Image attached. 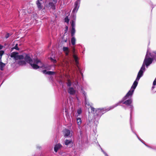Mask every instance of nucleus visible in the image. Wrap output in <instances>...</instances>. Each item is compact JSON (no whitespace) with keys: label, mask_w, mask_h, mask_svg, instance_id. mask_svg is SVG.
<instances>
[{"label":"nucleus","mask_w":156,"mask_h":156,"mask_svg":"<svg viewBox=\"0 0 156 156\" xmlns=\"http://www.w3.org/2000/svg\"><path fill=\"white\" fill-rule=\"evenodd\" d=\"M146 70L145 67H144V65L142 66L137 75L136 79L137 80H139L140 78L143 76L144 72Z\"/></svg>","instance_id":"0eeeda50"},{"label":"nucleus","mask_w":156,"mask_h":156,"mask_svg":"<svg viewBox=\"0 0 156 156\" xmlns=\"http://www.w3.org/2000/svg\"><path fill=\"white\" fill-rule=\"evenodd\" d=\"M140 140L141 142H142L143 144H144L145 145V144H146L144 142V141H143V140H142L141 139H140Z\"/></svg>","instance_id":"a18cd8bd"},{"label":"nucleus","mask_w":156,"mask_h":156,"mask_svg":"<svg viewBox=\"0 0 156 156\" xmlns=\"http://www.w3.org/2000/svg\"><path fill=\"white\" fill-rule=\"evenodd\" d=\"M18 64L20 66L25 65L26 63L25 61L20 60L17 62Z\"/></svg>","instance_id":"412c9836"},{"label":"nucleus","mask_w":156,"mask_h":156,"mask_svg":"<svg viewBox=\"0 0 156 156\" xmlns=\"http://www.w3.org/2000/svg\"><path fill=\"white\" fill-rule=\"evenodd\" d=\"M131 127V130H132V132L134 133L135 134V135L136 136H137V138H138V139L140 140V137H139L138 136V135H137V134L136 133L133 131V129L132 127V125L131 126H130Z\"/></svg>","instance_id":"c756f323"},{"label":"nucleus","mask_w":156,"mask_h":156,"mask_svg":"<svg viewBox=\"0 0 156 156\" xmlns=\"http://www.w3.org/2000/svg\"><path fill=\"white\" fill-rule=\"evenodd\" d=\"M77 67H78V71L80 73V74H81V76L83 77V73L82 72L81 69H80V68L78 66H77Z\"/></svg>","instance_id":"c9c22d12"},{"label":"nucleus","mask_w":156,"mask_h":156,"mask_svg":"<svg viewBox=\"0 0 156 156\" xmlns=\"http://www.w3.org/2000/svg\"><path fill=\"white\" fill-rule=\"evenodd\" d=\"M68 92L70 95H74L76 92V90L72 87H69L68 89Z\"/></svg>","instance_id":"dca6fc26"},{"label":"nucleus","mask_w":156,"mask_h":156,"mask_svg":"<svg viewBox=\"0 0 156 156\" xmlns=\"http://www.w3.org/2000/svg\"><path fill=\"white\" fill-rule=\"evenodd\" d=\"M48 6L51 7L52 9L54 10L55 9V6L53 2H50L48 3Z\"/></svg>","instance_id":"4be33fe9"},{"label":"nucleus","mask_w":156,"mask_h":156,"mask_svg":"<svg viewBox=\"0 0 156 156\" xmlns=\"http://www.w3.org/2000/svg\"><path fill=\"white\" fill-rule=\"evenodd\" d=\"M113 108H112L111 106L108 108L105 107L102 108H98L96 109L95 112L94 114V118L95 120V122H96L98 123V120L103 114L106 112Z\"/></svg>","instance_id":"7ed1b4c3"},{"label":"nucleus","mask_w":156,"mask_h":156,"mask_svg":"<svg viewBox=\"0 0 156 156\" xmlns=\"http://www.w3.org/2000/svg\"><path fill=\"white\" fill-rule=\"evenodd\" d=\"M65 137H69L70 134V130L67 129H65L62 131Z\"/></svg>","instance_id":"f8f14e48"},{"label":"nucleus","mask_w":156,"mask_h":156,"mask_svg":"<svg viewBox=\"0 0 156 156\" xmlns=\"http://www.w3.org/2000/svg\"><path fill=\"white\" fill-rule=\"evenodd\" d=\"M77 123L78 125V127L80 129V125L82 123V120L80 117H77L76 118Z\"/></svg>","instance_id":"a211bd4d"},{"label":"nucleus","mask_w":156,"mask_h":156,"mask_svg":"<svg viewBox=\"0 0 156 156\" xmlns=\"http://www.w3.org/2000/svg\"><path fill=\"white\" fill-rule=\"evenodd\" d=\"M153 61L152 58L150 56V55L147 51L146 55L143 63L142 66L144 65V67L146 66L147 68L151 64Z\"/></svg>","instance_id":"20e7f679"},{"label":"nucleus","mask_w":156,"mask_h":156,"mask_svg":"<svg viewBox=\"0 0 156 156\" xmlns=\"http://www.w3.org/2000/svg\"><path fill=\"white\" fill-rule=\"evenodd\" d=\"M5 64L2 62H0V69L3 71L4 70V68L5 66Z\"/></svg>","instance_id":"b1692460"},{"label":"nucleus","mask_w":156,"mask_h":156,"mask_svg":"<svg viewBox=\"0 0 156 156\" xmlns=\"http://www.w3.org/2000/svg\"><path fill=\"white\" fill-rule=\"evenodd\" d=\"M129 108L130 110V126H131L132 123L133 122L132 120V116L133 112L134 107L133 105H130V106L129 107Z\"/></svg>","instance_id":"6e6552de"},{"label":"nucleus","mask_w":156,"mask_h":156,"mask_svg":"<svg viewBox=\"0 0 156 156\" xmlns=\"http://www.w3.org/2000/svg\"><path fill=\"white\" fill-rule=\"evenodd\" d=\"M90 108L91 110V112H94V111L95 108H94L91 106L90 105Z\"/></svg>","instance_id":"ea45409f"},{"label":"nucleus","mask_w":156,"mask_h":156,"mask_svg":"<svg viewBox=\"0 0 156 156\" xmlns=\"http://www.w3.org/2000/svg\"><path fill=\"white\" fill-rule=\"evenodd\" d=\"M14 49H15L17 50H19V48L18 47V44H16L15 45V46L12 48L11 49V51H12Z\"/></svg>","instance_id":"bb28decb"},{"label":"nucleus","mask_w":156,"mask_h":156,"mask_svg":"<svg viewBox=\"0 0 156 156\" xmlns=\"http://www.w3.org/2000/svg\"><path fill=\"white\" fill-rule=\"evenodd\" d=\"M127 93L122 98V100L119 101L117 103L111 106L112 108H114L118 105H120V104L122 103L123 104H125L126 105L129 107L130 105H133L132 104L133 100L132 99H129L132 97L133 95H129L126 96Z\"/></svg>","instance_id":"f03ea898"},{"label":"nucleus","mask_w":156,"mask_h":156,"mask_svg":"<svg viewBox=\"0 0 156 156\" xmlns=\"http://www.w3.org/2000/svg\"><path fill=\"white\" fill-rule=\"evenodd\" d=\"M68 27L66 26V29L65 30V32L64 34H66V33L67 32V31L68 30Z\"/></svg>","instance_id":"79ce46f5"},{"label":"nucleus","mask_w":156,"mask_h":156,"mask_svg":"<svg viewBox=\"0 0 156 156\" xmlns=\"http://www.w3.org/2000/svg\"><path fill=\"white\" fill-rule=\"evenodd\" d=\"M16 60L19 59V60H22L24 58V57L23 55H17V56H16Z\"/></svg>","instance_id":"a878e982"},{"label":"nucleus","mask_w":156,"mask_h":156,"mask_svg":"<svg viewBox=\"0 0 156 156\" xmlns=\"http://www.w3.org/2000/svg\"><path fill=\"white\" fill-rule=\"evenodd\" d=\"M121 106H122V107L124 108H125V109H126V107H125L124 106H123V105H121Z\"/></svg>","instance_id":"603ef678"},{"label":"nucleus","mask_w":156,"mask_h":156,"mask_svg":"<svg viewBox=\"0 0 156 156\" xmlns=\"http://www.w3.org/2000/svg\"><path fill=\"white\" fill-rule=\"evenodd\" d=\"M50 59L51 61L54 63H55L57 62V61L56 59H53L52 57H50Z\"/></svg>","instance_id":"2f4dec72"},{"label":"nucleus","mask_w":156,"mask_h":156,"mask_svg":"<svg viewBox=\"0 0 156 156\" xmlns=\"http://www.w3.org/2000/svg\"><path fill=\"white\" fill-rule=\"evenodd\" d=\"M53 1L55 4L57 2V0H53Z\"/></svg>","instance_id":"09e8293b"},{"label":"nucleus","mask_w":156,"mask_h":156,"mask_svg":"<svg viewBox=\"0 0 156 156\" xmlns=\"http://www.w3.org/2000/svg\"><path fill=\"white\" fill-rule=\"evenodd\" d=\"M81 0H77L74 3V8L73 9L72 13H73V17L75 19L76 17V13L79 8L80 3Z\"/></svg>","instance_id":"39448f33"},{"label":"nucleus","mask_w":156,"mask_h":156,"mask_svg":"<svg viewBox=\"0 0 156 156\" xmlns=\"http://www.w3.org/2000/svg\"><path fill=\"white\" fill-rule=\"evenodd\" d=\"M80 135H81V134H82V131L80 129Z\"/></svg>","instance_id":"3c124183"},{"label":"nucleus","mask_w":156,"mask_h":156,"mask_svg":"<svg viewBox=\"0 0 156 156\" xmlns=\"http://www.w3.org/2000/svg\"><path fill=\"white\" fill-rule=\"evenodd\" d=\"M71 85V83L69 80H68L67 83V85L68 87H70Z\"/></svg>","instance_id":"e433bc0d"},{"label":"nucleus","mask_w":156,"mask_h":156,"mask_svg":"<svg viewBox=\"0 0 156 156\" xmlns=\"http://www.w3.org/2000/svg\"><path fill=\"white\" fill-rule=\"evenodd\" d=\"M3 82H2V83L1 84H2V83H3Z\"/></svg>","instance_id":"bf43d9fd"},{"label":"nucleus","mask_w":156,"mask_h":156,"mask_svg":"<svg viewBox=\"0 0 156 156\" xmlns=\"http://www.w3.org/2000/svg\"><path fill=\"white\" fill-rule=\"evenodd\" d=\"M153 86H155L156 85V78H155L153 82Z\"/></svg>","instance_id":"a19ab883"},{"label":"nucleus","mask_w":156,"mask_h":156,"mask_svg":"<svg viewBox=\"0 0 156 156\" xmlns=\"http://www.w3.org/2000/svg\"><path fill=\"white\" fill-rule=\"evenodd\" d=\"M139 80H137L136 79L135 81L134 82L132 86L131 89L127 93V96L129 95H133L135 89L136 87L138 84Z\"/></svg>","instance_id":"423d86ee"},{"label":"nucleus","mask_w":156,"mask_h":156,"mask_svg":"<svg viewBox=\"0 0 156 156\" xmlns=\"http://www.w3.org/2000/svg\"><path fill=\"white\" fill-rule=\"evenodd\" d=\"M84 100H85V105H90L88 99H87L86 97H84Z\"/></svg>","instance_id":"cd10ccee"},{"label":"nucleus","mask_w":156,"mask_h":156,"mask_svg":"<svg viewBox=\"0 0 156 156\" xmlns=\"http://www.w3.org/2000/svg\"><path fill=\"white\" fill-rule=\"evenodd\" d=\"M140 140L141 142H142L143 144H144L145 145V144H146L144 142V141H143V140H142L141 139H140Z\"/></svg>","instance_id":"49530a36"},{"label":"nucleus","mask_w":156,"mask_h":156,"mask_svg":"<svg viewBox=\"0 0 156 156\" xmlns=\"http://www.w3.org/2000/svg\"><path fill=\"white\" fill-rule=\"evenodd\" d=\"M75 22L73 20H72V23H71V24L72 28H75Z\"/></svg>","instance_id":"473e14b6"},{"label":"nucleus","mask_w":156,"mask_h":156,"mask_svg":"<svg viewBox=\"0 0 156 156\" xmlns=\"http://www.w3.org/2000/svg\"><path fill=\"white\" fill-rule=\"evenodd\" d=\"M153 61H156V51L148 53Z\"/></svg>","instance_id":"ddd939ff"},{"label":"nucleus","mask_w":156,"mask_h":156,"mask_svg":"<svg viewBox=\"0 0 156 156\" xmlns=\"http://www.w3.org/2000/svg\"><path fill=\"white\" fill-rule=\"evenodd\" d=\"M64 144L66 146H68L70 147H72L73 146V143L72 140L66 139L64 141Z\"/></svg>","instance_id":"9b49d317"},{"label":"nucleus","mask_w":156,"mask_h":156,"mask_svg":"<svg viewBox=\"0 0 156 156\" xmlns=\"http://www.w3.org/2000/svg\"><path fill=\"white\" fill-rule=\"evenodd\" d=\"M99 146L100 147V148H101V151L103 152V154H104V155H105V156H108V155L106 153V152H105L103 149H102L101 148V146H100V145L99 144Z\"/></svg>","instance_id":"f704fd0d"},{"label":"nucleus","mask_w":156,"mask_h":156,"mask_svg":"<svg viewBox=\"0 0 156 156\" xmlns=\"http://www.w3.org/2000/svg\"><path fill=\"white\" fill-rule=\"evenodd\" d=\"M140 140L141 142H142L143 144H144L145 145V144H146L144 142V141H143V140H142L141 139H140Z\"/></svg>","instance_id":"de8ad7c7"},{"label":"nucleus","mask_w":156,"mask_h":156,"mask_svg":"<svg viewBox=\"0 0 156 156\" xmlns=\"http://www.w3.org/2000/svg\"><path fill=\"white\" fill-rule=\"evenodd\" d=\"M18 53L16 52H13L11 53L10 57L11 58H14V59L16 60V56L18 55Z\"/></svg>","instance_id":"6ab92c4d"},{"label":"nucleus","mask_w":156,"mask_h":156,"mask_svg":"<svg viewBox=\"0 0 156 156\" xmlns=\"http://www.w3.org/2000/svg\"><path fill=\"white\" fill-rule=\"evenodd\" d=\"M140 140L141 142H142L143 144H144L145 145V144H146L144 142V141H143V140H142L141 139H140Z\"/></svg>","instance_id":"c03bdc74"},{"label":"nucleus","mask_w":156,"mask_h":156,"mask_svg":"<svg viewBox=\"0 0 156 156\" xmlns=\"http://www.w3.org/2000/svg\"><path fill=\"white\" fill-rule=\"evenodd\" d=\"M4 53V51L3 50H0V56L2 57Z\"/></svg>","instance_id":"58836bf2"},{"label":"nucleus","mask_w":156,"mask_h":156,"mask_svg":"<svg viewBox=\"0 0 156 156\" xmlns=\"http://www.w3.org/2000/svg\"><path fill=\"white\" fill-rule=\"evenodd\" d=\"M43 73L45 74H48V75H54L55 74V73L54 71H47L45 69L42 70Z\"/></svg>","instance_id":"2eb2a0df"},{"label":"nucleus","mask_w":156,"mask_h":156,"mask_svg":"<svg viewBox=\"0 0 156 156\" xmlns=\"http://www.w3.org/2000/svg\"><path fill=\"white\" fill-rule=\"evenodd\" d=\"M72 38L71 39V42L73 45H74L75 44L76 39L74 36L72 37Z\"/></svg>","instance_id":"5701e85b"},{"label":"nucleus","mask_w":156,"mask_h":156,"mask_svg":"<svg viewBox=\"0 0 156 156\" xmlns=\"http://www.w3.org/2000/svg\"><path fill=\"white\" fill-rule=\"evenodd\" d=\"M36 3L38 9L40 10L41 9L43 8V6L42 5L41 3L40 2V1L38 0L37 1Z\"/></svg>","instance_id":"aec40b11"},{"label":"nucleus","mask_w":156,"mask_h":156,"mask_svg":"<svg viewBox=\"0 0 156 156\" xmlns=\"http://www.w3.org/2000/svg\"><path fill=\"white\" fill-rule=\"evenodd\" d=\"M65 22H66V23H68L69 21V19L68 18V16H66L64 19Z\"/></svg>","instance_id":"72a5a7b5"},{"label":"nucleus","mask_w":156,"mask_h":156,"mask_svg":"<svg viewBox=\"0 0 156 156\" xmlns=\"http://www.w3.org/2000/svg\"><path fill=\"white\" fill-rule=\"evenodd\" d=\"M154 88V86H152V89H153Z\"/></svg>","instance_id":"6e6d98bb"},{"label":"nucleus","mask_w":156,"mask_h":156,"mask_svg":"<svg viewBox=\"0 0 156 156\" xmlns=\"http://www.w3.org/2000/svg\"><path fill=\"white\" fill-rule=\"evenodd\" d=\"M63 51L64 52L66 56H69L70 50L68 47H63L62 48Z\"/></svg>","instance_id":"4468645a"},{"label":"nucleus","mask_w":156,"mask_h":156,"mask_svg":"<svg viewBox=\"0 0 156 156\" xmlns=\"http://www.w3.org/2000/svg\"><path fill=\"white\" fill-rule=\"evenodd\" d=\"M145 145L146 146H147V147H148L149 148H151V147L150 146H149L146 144H145Z\"/></svg>","instance_id":"864d4df0"},{"label":"nucleus","mask_w":156,"mask_h":156,"mask_svg":"<svg viewBox=\"0 0 156 156\" xmlns=\"http://www.w3.org/2000/svg\"><path fill=\"white\" fill-rule=\"evenodd\" d=\"M81 92L85 96L84 97H86L87 94L83 90V88H81Z\"/></svg>","instance_id":"7c9ffc66"},{"label":"nucleus","mask_w":156,"mask_h":156,"mask_svg":"<svg viewBox=\"0 0 156 156\" xmlns=\"http://www.w3.org/2000/svg\"><path fill=\"white\" fill-rule=\"evenodd\" d=\"M65 112L66 113V112H67V110H66Z\"/></svg>","instance_id":"13d9d810"},{"label":"nucleus","mask_w":156,"mask_h":156,"mask_svg":"<svg viewBox=\"0 0 156 156\" xmlns=\"http://www.w3.org/2000/svg\"><path fill=\"white\" fill-rule=\"evenodd\" d=\"M63 147V146L61 144L59 143L56 144L54 147V151L56 153L58 150L61 149Z\"/></svg>","instance_id":"9d476101"},{"label":"nucleus","mask_w":156,"mask_h":156,"mask_svg":"<svg viewBox=\"0 0 156 156\" xmlns=\"http://www.w3.org/2000/svg\"><path fill=\"white\" fill-rule=\"evenodd\" d=\"M11 34H10L9 33H7L5 35V37L6 39L8 38L11 35Z\"/></svg>","instance_id":"4c0bfd02"},{"label":"nucleus","mask_w":156,"mask_h":156,"mask_svg":"<svg viewBox=\"0 0 156 156\" xmlns=\"http://www.w3.org/2000/svg\"><path fill=\"white\" fill-rule=\"evenodd\" d=\"M84 51H85V50H83V52Z\"/></svg>","instance_id":"4d7b16f0"},{"label":"nucleus","mask_w":156,"mask_h":156,"mask_svg":"<svg viewBox=\"0 0 156 156\" xmlns=\"http://www.w3.org/2000/svg\"><path fill=\"white\" fill-rule=\"evenodd\" d=\"M24 59L25 61L30 64L34 69H37L42 67L46 68L45 65L42 64L39 60L37 59H32L27 55L25 56Z\"/></svg>","instance_id":"f257e3e1"},{"label":"nucleus","mask_w":156,"mask_h":156,"mask_svg":"<svg viewBox=\"0 0 156 156\" xmlns=\"http://www.w3.org/2000/svg\"><path fill=\"white\" fill-rule=\"evenodd\" d=\"M3 45L0 44V50L2 49L3 48Z\"/></svg>","instance_id":"37998d69"},{"label":"nucleus","mask_w":156,"mask_h":156,"mask_svg":"<svg viewBox=\"0 0 156 156\" xmlns=\"http://www.w3.org/2000/svg\"><path fill=\"white\" fill-rule=\"evenodd\" d=\"M72 52L73 53V57L75 61L76 64L77 65L79 64L78 57L77 55L75 53V49L74 47L73 48Z\"/></svg>","instance_id":"1a4fd4ad"},{"label":"nucleus","mask_w":156,"mask_h":156,"mask_svg":"<svg viewBox=\"0 0 156 156\" xmlns=\"http://www.w3.org/2000/svg\"><path fill=\"white\" fill-rule=\"evenodd\" d=\"M76 32V30L75 28H72L70 31V34L71 35V37L74 36L75 33Z\"/></svg>","instance_id":"393cba45"},{"label":"nucleus","mask_w":156,"mask_h":156,"mask_svg":"<svg viewBox=\"0 0 156 156\" xmlns=\"http://www.w3.org/2000/svg\"><path fill=\"white\" fill-rule=\"evenodd\" d=\"M91 126V124L90 121L89 120H87L84 125L86 129H87Z\"/></svg>","instance_id":"f3484780"},{"label":"nucleus","mask_w":156,"mask_h":156,"mask_svg":"<svg viewBox=\"0 0 156 156\" xmlns=\"http://www.w3.org/2000/svg\"><path fill=\"white\" fill-rule=\"evenodd\" d=\"M77 113L78 114V115H77V117H78L79 115H80L82 113V110L81 109H78L77 110Z\"/></svg>","instance_id":"c85d7f7f"},{"label":"nucleus","mask_w":156,"mask_h":156,"mask_svg":"<svg viewBox=\"0 0 156 156\" xmlns=\"http://www.w3.org/2000/svg\"><path fill=\"white\" fill-rule=\"evenodd\" d=\"M59 83L61 84H62L63 83H62V81L61 80H60L59 81Z\"/></svg>","instance_id":"8fccbe9b"},{"label":"nucleus","mask_w":156,"mask_h":156,"mask_svg":"<svg viewBox=\"0 0 156 156\" xmlns=\"http://www.w3.org/2000/svg\"><path fill=\"white\" fill-rule=\"evenodd\" d=\"M2 57L0 56V62H2Z\"/></svg>","instance_id":"5fc2aeb1"}]
</instances>
